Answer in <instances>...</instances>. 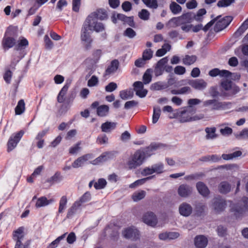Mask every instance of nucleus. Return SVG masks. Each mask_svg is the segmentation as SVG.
<instances>
[{"mask_svg":"<svg viewBox=\"0 0 248 248\" xmlns=\"http://www.w3.org/2000/svg\"><path fill=\"white\" fill-rule=\"evenodd\" d=\"M181 25L190 23L193 18V14L191 12L186 13L178 16Z\"/></svg>","mask_w":248,"mask_h":248,"instance_id":"obj_22","label":"nucleus"},{"mask_svg":"<svg viewBox=\"0 0 248 248\" xmlns=\"http://www.w3.org/2000/svg\"><path fill=\"white\" fill-rule=\"evenodd\" d=\"M192 192V188L187 185L183 184L179 186L178 189V193L182 197L189 196Z\"/></svg>","mask_w":248,"mask_h":248,"instance_id":"obj_15","label":"nucleus"},{"mask_svg":"<svg viewBox=\"0 0 248 248\" xmlns=\"http://www.w3.org/2000/svg\"><path fill=\"white\" fill-rule=\"evenodd\" d=\"M179 211L183 216L188 217L192 213V207L189 204L183 202L180 205Z\"/></svg>","mask_w":248,"mask_h":248,"instance_id":"obj_16","label":"nucleus"},{"mask_svg":"<svg viewBox=\"0 0 248 248\" xmlns=\"http://www.w3.org/2000/svg\"><path fill=\"white\" fill-rule=\"evenodd\" d=\"M117 88V84L115 82H111L105 87V90L107 92H112L115 90Z\"/></svg>","mask_w":248,"mask_h":248,"instance_id":"obj_59","label":"nucleus"},{"mask_svg":"<svg viewBox=\"0 0 248 248\" xmlns=\"http://www.w3.org/2000/svg\"><path fill=\"white\" fill-rule=\"evenodd\" d=\"M119 65V62L117 60H113L106 70V74L109 75L115 72L118 69Z\"/></svg>","mask_w":248,"mask_h":248,"instance_id":"obj_27","label":"nucleus"},{"mask_svg":"<svg viewBox=\"0 0 248 248\" xmlns=\"http://www.w3.org/2000/svg\"><path fill=\"white\" fill-rule=\"evenodd\" d=\"M25 103L23 99L20 100L15 108V113L16 115H20L25 111Z\"/></svg>","mask_w":248,"mask_h":248,"instance_id":"obj_37","label":"nucleus"},{"mask_svg":"<svg viewBox=\"0 0 248 248\" xmlns=\"http://www.w3.org/2000/svg\"><path fill=\"white\" fill-rule=\"evenodd\" d=\"M93 158L92 154H86L75 160L72 164V167L74 168H78L82 166L85 162L90 159Z\"/></svg>","mask_w":248,"mask_h":248,"instance_id":"obj_12","label":"nucleus"},{"mask_svg":"<svg viewBox=\"0 0 248 248\" xmlns=\"http://www.w3.org/2000/svg\"><path fill=\"white\" fill-rule=\"evenodd\" d=\"M226 206L225 201L220 197H216L212 201V208L216 213L223 211Z\"/></svg>","mask_w":248,"mask_h":248,"instance_id":"obj_7","label":"nucleus"},{"mask_svg":"<svg viewBox=\"0 0 248 248\" xmlns=\"http://www.w3.org/2000/svg\"><path fill=\"white\" fill-rule=\"evenodd\" d=\"M242 154L241 151H237L230 154H223L222 157L224 160H230L241 156Z\"/></svg>","mask_w":248,"mask_h":248,"instance_id":"obj_39","label":"nucleus"},{"mask_svg":"<svg viewBox=\"0 0 248 248\" xmlns=\"http://www.w3.org/2000/svg\"><path fill=\"white\" fill-rule=\"evenodd\" d=\"M170 9L173 15H177L182 11L181 6L175 1H171L170 4Z\"/></svg>","mask_w":248,"mask_h":248,"instance_id":"obj_34","label":"nucleus"},{"mask_svg":"<svg viewBox=\"0 0 248 248\" xmlns=\"http://www.w3.org/2000/svg\"><path fill=\"white\" fill-rule=\"evenodd\" d=\"M124 35L129 38H133L136 35V32L131 28H128L124 32Z\"/></svg>","mask_w":248,"mask_h":248,"instance_id":"obj_51","label":"nucleus"},{"mask_svg":"<svg viewBox=\"0 0 248 248\" xmlns=\"http://www.w3.org/2000/svg\"><path fill=\"white\" fill-rule=\"evenodd\" d=\"M218 188L221 193L226 194L231 191V186L228 182L223 181L219 184Z\"/></svg>","mask_w":248,"mask_h":248,"instance_id":"obj_26","label":"nucleus"},{"mask_svg":"<svg viewBox=\"0 0 248 248\" xmlns=\"http://www.w3.org/2000/svg\"><path fill=\"white\" fill-rule=\"evenodd\" d=\"M248 28V18H247L240 27L237 31V33L241 34Z\"/></svg>","mask_w":248,"mask_h":248,"instance_id":"obj_60","label":"nucleus"},{"mask_svg":"<svg viewBox=\"0 0 248 248\" xmlns=\"http://www.w3.org/2000/svg\"><path fill=\"white\" fill-rule=\"evenodd\" d=\"M153 51L151 49L145 50L142 54V58L144 60H149L153 56Z\"/></svg>","mask_w":248,"mask_h":248,"instance_id":"obj_56","label":"nucleus"},{"mask_svg":"<svg viewBox=\"0 0 248 248\" xmlns=\"http://www.w3.org/2000/svg\"><path fill=\"white\" fill-rule=\"evenodd\" d=\"M142 220L145 223L152 227H155L157 223V217L152 212L146 213L142 217Z\"/></svg>","mask_w":248,"mask_h":248,"instance_id":"obj_9","label":"nucleus"},{"mask_svg":"<svg viewBox=\"0 0 248 248\" xmlns=\"http://www.w3.org/2000/svg\"><path fill=\"white\" fill-rule=\"evenodd\" d=\"M107 182L104 179H99L97 182L94 184V187L96 189H101L105 187Z\"/></svg>","mask_w":248,"mask_h":248,"instance_id":"obj_50","label":"nucleus"},{"mask_svg":"<svg viewBox=\"0 0 248 248\" xmlns=\"http://www.w3.org/2000/svg\"><path fill=\"white\" fill-rule=\"evenodd\" d=\"M84 23L90 24V30L91 31L93 29L96 32H99L105 30L104 24L100 22H97L95 19L89 16Z\"/></svg>","mask_w":248,"mask_h":248,"instance_id":"obj_4","label":"nucleus"},{"mask_svg":"<svg viewBox=\"0 0 248 248\" xmlns=\"http://www.w3.org/2000/svg\"><path fill=\"white\" fill-rule=\"evenodd\" d=\"M234 2V0H220L217 3V6L219 7H226L230 6Z\"/></svg>","mask_w":248,"mask_h":248,"instance_id":"obj_49","label":"nucleus"},{"mask_svg":"<svg viewBox=\"0 0 248 248\" xmlns=\"http://www.w3.org/2000/svg\"><path fill=\"white\" fill-rule=\"evenodd\" d=\"M133 96V92L131 90H123L120 92V97L123 100H126Z\"/></svg>","mask_w":248,"mask_h":248,"instance_id":"obj_42","label":"nucleus"},{"mask_svg":"<svg viewBox=\"0 0 248 248\" xmlns=\"http://www.w3.org/2000/svg\"><path fill=\"white\" fill-rule=\"evenodd\" d=\"M81 206L79 202L76 201L72 205V206L69 209L67 214V217H71L77 211V210Z\"/></svg>","mask_w":248,"mask_h":248,"instance_id":"obj_32","label":"nucleus"},{"mask_svg":"<svg viewBox=\"0 0 248 248\" xmlns=\"http://www.w3.org/2000/svg\"><path fill=\"white\" fill-rule=\"evenodd\" d=\"M152 70L151 69H148L144 73L143 76V81L144 84H149L152 80Z\"/></svg>","mask_w":248,"mask_h":248,"instance_id":"obj_40","label":"nucleus"},{"mask_svg":"<svg viewBox=\"0 0 248 248\" xmlns=\"http://www.w3.org/2000/svg\"><path fill=\"white\" fill-rule=\"evenodd\" d=\"M232 20V17L227 16L220 19L217 20L214 27V30L216 32L221 31L226 28Z\"/></svg>","mask_w":248,"mask_h":248,"instance_id":"obj_5","label":"nucleus"},{"mask_svg":"<svg viewBox=\"0 0 248 248\" xmlns=\"http://www.w3.org/2000/svg\"><path fill=\"white\" fill-rule=\"evenodd\" d=\"M236 137L238 139H248V128H245L242 130L239 134L236 135Z\"/></svg>","mask_w":248,"mask_h":248,"instance_id":"obj_55","label":"nucleus"},{"mask_svg":"<svg viewBox=\"0 0 248 248\" xmlns=\"http://www.w3.org/2000/svg\"><path fill=\"white\" fill-rule=\"evenodd\" d=\"M188 84L196 90H202L207 86V83L202 79L190 80Z\"/></svg>","mask_w":248,"mask_h":248,"instance_id":"obj_11","label":"nucleus"},{"mask_svg":"<svg viewBox=\"0 0 248 248\" xmlns=\"http://www.w3.org/2000/svg\"><path fill=\"white\" fill-rule=\"evenodd\" d=\"M63 179L61 173L59 171L56 172L52 176L48 178L46 182L51 184H53L54 183H60Z\"/></svg>","mask_w":248,"mask_h":248,"instance_id":"obj_28","label":"nucleus"},{"mask_svg":"<svg viewBox=\"0 0 248 248\" xmlns=\"http://www.w3.org/2000/svg\"><path fill=\"white\" fill-rule=\"evenodd\" d=\"M48 0H35V2L33 5L29 9L28 15H33L40 6L44 4Z\"/></svg>","mask_w":248,"mask_h":248,"instance_id":"obj_20","label":"nucleus"},{"mask_svg":"<svg viewBox=\"0 0 248 248\" xmlns=\"http://www.w3.org/2000/svg\"><path fill=\"white\" fill-rule=\"evenodd\" d=\"M154 173H161L163 172L164 166L162 163H158L152 166Z\"/></svg>","mask_w":248,"mask_h":248,"instance_id":"obj_47","label":"nucleus"},{"mask_svg":"<svg viewBox=\"0 0 248 248\" xmlns=\"http://www.w3.org/2000/svg\"><path fill=\"white\" fill-rule=\"evenodd\" d=\"M196 188L199 193L203 197H207L210 193V191L206 185L202 182L196 184Z\"/></svg>","mask_w":248,"mask_h":248,"instance_id":"obj_19","label":"nucleus"},{"mask_svg":"<svg viewBox=\"0 0 248 248\" xmlns=\"http://www.w3.org/2000/svg\"><path fill=\"white\" fill-rule=\"evenodd\" d=\"M69 86L65 85L60 91L58 96L57 100L59 103H62L65 100V95L68 91Z\"/></svg>","mask_w":248,"mask_h":248,"instance_id":"obj_33","label":"nucleus"},{"mask_svg":"<svg viewBox=\"0 0 248 248\" xmlns=\"http://www.w3.org/2000/svg\"><path fill=\"white\" fill-rule=\"evenodd\" d=\"M145 159V153L141 150H138L128 158L126 167L129 170L136 169L143 163Z\"/></svg>","mask_w":248,"mask_h":248,"instance_id":"obj_1","label":"nucleus"},{"mask_svg":"<svg viewBox=\"0 0 248 248\" xmlns=\"http://www.w3.org/2000/svg\"><path fill=\"white\" fill-rule=\"evenodd\" d=\"M232 73L226 70H220L218 68H214L209 72V75L211 77H215L219 76L220 77L228 78L231 75Z\"/></svg>","mask_w":248,"mask_h":248,"instance_id":"obj_14","label":"nucleus"},{"mask_svg":"<svg viewBox=\"0 0 248 248\" xmlns=\"http://www.w3.org/2000/svg\"><path fill=\"white\" fill-rule=\"evenodd\" d=\"M168 23L172 28H175L181 25L179 17L172 18L169 21Z\"/></svg>","mask_w":248,"mask_h":248,"instance_id":"obj_53","label":"nucleus"},{"mask_svg":"<svg viewBox=\"0 0 248 248\" xmlns=\"http://www.w3.org/2000/svg\"><path fill=\"white\" fill-rule=\"evenodd\" d=\"M122 234L124 238L132 240H136L140 237L139 231L134 227H129L125 229Z\"/></svg>","mask_w":248,"mask_h":248,"instance_id":"obj_6","label":"nucleus"},{"mask_svg":"<svg viewBox=\"0 0 248 248\" xmlns=\"http://www.w3.org/2000/svg\"><path fill=\"white\" fill-rule=\"evenodd\" d=\"M23 134L24 131L21 130L17 133L13 134L10 137L7 143L8 152L12 151L16 146Z\"/></svg>","mask_w":248,"mask_h":248,"instance_id":"obj_3","label":"nucleus"},{"mask_svg":"<svg viewBox=\"0 0 248 248\" xmlns=\"http://www.w3.org/2000/svg\"><path fill=\"white\" fill-rule=\"evenodd\" d=\"M204 118V115L202 113L193 115L192 117H189L188 119L184 120L183 121H195L200 120Z\"/></svg>","mask_w":248,"mask_h":248,"instance_id":"obj_58","label":"nucleus"},{"mask_svg":"<svg viewBox=\"0 0 248 248\" xmlns=\"http://www.w3.org/2000/svg\"><path fill=\"white\" fill-rule=\"evenodd\" d=\"M195 245L198 248H204L207 245V238L203 235L197 236L194 240Z\"/></svg>","mask_w":248,"mask_h":248,"instance_id":"obj_17","label":"nucleus"},{"mask_svg":"<svg viewBox=\"0 0 248 248\" xmlns=\"http://www.w3.org/2000/svg\"><path fill=\"white\" fill-rule=\"evenodd\" d=\"M134 90L136 92V94L140 98L144 97L147 93V90L143 88V84L141 81H136L133 84Z\"/></svg>","mask_w":248,"mask_h":248,"instance_id":"obj_10","label":"nucleus"},{"mask_svg":"<svg viewBox=\"0 0 248 248\" xmlns=\"http://www.w3.org/2000/svg\"><path fill=\"white\" fill-rule=\"evenodd\" d=\"M243 202L244 206L242 208L237 209L236 208H232L233 212H235V215L237 216V213L241 214L243 211L248 210V198L244 197L243 198Z\"/></svg>","mask_w":248,"mask_h":248,"instance_id":"obj_30","label":"nucleus"},{"mask_svg":"<svg viewBox=\"0 0 248 248\" xmlns=\"http://www.w3.org/2000/svg\"><path fill=\"white\" fill-rule=\"evenodd\" d=\"M12 76V73L10 70H7L5 71L3 75V78L7 83L9 84L10 83Z\"/></svg>","mask_w":248,"mask_h":248,"instance_id":"obj_62","label":"nucleus"},{"mask_svg":"<svg viewBox=\"0 0 248 248\" xmlns=\"http://www.w3.org/2000/svg\"><path fill=\"white\" fill-rule=\"evenodd\" d=\"M116 123L114 122H107L102 124L101 128L103 132L106 133L110 132L115 128Z\"/></svg>","mask_w":248,"mask_h":248,"instance_id":"obj_24","label":"nucleus"},{"mask_svg":"<svg viewBox=\"0 0 248 248\" xmlns=\"http://www.w3.org/2000/svg\"><path fill=\"white\" fill-rule=\"evenodd\" d=\"M113 154L111 152H105L96 158L93 161V164H96L98 163L107 161L112 156Z\"/></svg>","mask_w":248,"mask_h":248,"instance_id":"obj_25","label":"nucleus"},{"mask_svg":"<svg viewBox=\"0 0 248 248\" xmlns=\"http://www.w3.org/2000/svg\"><path fill=\"white\" fill-rule=\"evenodd\" d=\"M91 194L89 192H87L85 193L79 199V200L77 202H79L80 205H81L82 204L89 201L91 200Z\"/></svg>","mask_w":248,"mask_h":248,"instance_id":"obj_48","label":"nucleus"},{"mask_svg":"<svg viewBox=\"0 0 248 248\" xmlns=\"http://www.w3.org/2000/svg\"><path fill=\"white\" fill-rule=\"evenodd\" d=\"M99 83L98 78L96 76H93L88 81L87 85L89 87L97 86Z\"/></svg>","mask_w":248,"mask_h":248,"instance_id":"obj_46","label":"nucleus"},{"mask_svg":"<svg viewBox=\"0 0 248 248\" xmlns=\"http://www.w3.org/2000/svg\"><path fill=\"white\" fill-rule=\"evenodd\" d=\"M90 24L84 23L82 26L80 40L82 45L86 50L90 49L92 47L93 39L91 37L90 30Z\"/></svg>","mask_w":248,"mask_h":248,"instance_id":"obj_2","label":"nucleus"},{"mask_svg":"<svg viewBox=\"0 0 248 248\" xmlns=\"http://www.w3.org/2000/svg\"><path fill=\"white\" fill-rule=\"evenodd\" d=\"M54 202L53 199L47 200L45 197H42L37 199L35 206L37 208L46 206Z\"/></svg>","mask_w":248,"mask_h":248,"instance_id":"obj_23","label":"nucleus"},{"mask_svg":"<svg viewBox=\"0 0 248 248\" xmlns=\"http://www.w3.org/2000/svg\"><path fill=\"white\" fill-rule=\"evenodd\" d=\"M159 147V145L157 144H151L149 146L147 147L144 150H142L145 153V158L150 156L153 152L157 150Z\"/></svg>","mask_w":248,"mask_h":248,"instance_id":"obj_31","label":"nucleus"},{"mask_svg":"<svg viewBox=\"0 0 248 248\" xmlns=\"http://www.w3.org/2000/svg\"><path fill=\"white\" fill-rule=\"evenodd\" d=\"M146 195V192L144 190H140L134 192L132 196V199L134 202H138L143 199Z\"/></svg>","mask_w":248,"mask_h":248,"instance_id":"obj_36","label":"nucleus"},{"mask_svg":"<svg viewBox=\"0 0 248 248\" xmlns=\"http://www.w3.org/2000/svg\"><path fill=\"white\" fill-rule=\"evenodd\" d=\"M206 133L205 138L206 140H213L217 138V135L216 134V128L213 127H206L205 129Z\"/></svg>","mask_w":248,"mask_h":248,"instance_id":"obj_29","label":"nucleus"},{"mask_svg":"<svg viewBox=\"0 0 248 248\" xmlns=\"http://www.w3.org/2000/svg\"><path fill=\"white\" fill-rule=\"evenodd\" d=\"M153 176H149L146 178H142L141 179L138 180L136 181L133 183L130 184L129 185V187L131 188H135L136 186L142 185L144 184L147 181L151 179Z\"/></svg>","mask_w":248,"mask_h":248,"instance_id":"obj_41","label":"nucleus"},{"mask_svg":"<svg viewBox=\"0 0 248 248\" xmlns=\"http://www.w3.org/2000/svg\"><path fill=\"white\" fill-rule=\"evenodd\" d=\"M108 141V138L105 135L98 136L96 140V142L100 144H106Z\"/></svg>","mask_w":248,"mask_h":248,"instance_id":"obj_64","label":"nucleus"},{"mask_svg":"<svg viewBox=\"0 0 248 248\" xmlns=\"http://www.w3.org/2000/svg\"><path fill=\"white\" fill-rule=\"evenodd\" d=\"M161 114V109L159 107H154L153 109V114L152 117V122L155 124L158 121Z\"/></svg>","mask_w":248,"mask_h":248,"instance_id":"obj_38","label":"nucleus"},{"mask_svg":"<svg viewBox=\"0 0 248 248\" xmlns=\"http://www.w3.org/2000/svg\"><path fill=\"white\" fill-rule=\"evenodd\" d=\"M109 110V107L107 105H103L99 106L97 108V115L101 117L105 116L108 113Z\"/></svg>","mask_w":248,"mask_h":248,"instance_id":"obj_35","label":"nucleus"},{"mask_svg":"<svg viewBox=\"0 0 248 248\" xmlns=\"http://www.w3.org/2000/svg\"><path fill=\"white\" fill-rule=\"evenodd\" d=\"M197 59L196 56L194 55H186L183 59V62L185 65H189L194 63Z\"/></svg>","mask_w":248,"mask_h":248,"instance_id":"obj_43","label":"nucleus"},{"mask_svg":"<svg viewBox=\"0 0 248 248\" xmlns=\"http://www.w3.org/2000/svg\"><path fill=\"white\" fill-rule=\"evenodd\" d=\"M232 84L231 81L225 80L221 82V86L223 90L229 92Z\"/></svg>","mask_w":248,"mask_h":248,"instance_id":"obj_57","label":"nucleus"},{"mask_svg":"<svg viewBox=\"0 0 248 248\" xmlns=\"http://www.w3.org/2000/svg\"><path fill=\"white\" fill-rule=\"evenodd\" d=\"M196 112V109L193 107H187L185 110L181 113L180 121L181 123H186L188 121H183L184 120L188 119L189 117H192V115Z\"/></svg>","mask_w":248,"mask_h":248,"instance_id":"obj_13","label":"nucleus"},{"mask_svg":"<svg viewBox=\"0 0 248 248\" xmlns=\"http://www.w3.org/2000/svg\"><path fill=\"white\" fill-rule=\"evenodd\" d=\"M97 18L103 20L107 18V14L105 10L103 9L99 10L96 13Z\"/></svg>","mask_w":248,"mask_h":248,"instance_id":"obj_54","label":"nucleus"},{"mask_svg":"<svg viewBox=\"0 0 248 248\" xmlns=\"http://www.w3.org/2000/svg\"><path fill=\"white\" fill-rule=\"evenodd\" d=\"M239 91L240 89L239 87L234 84H232L230 90L228 92V94L230 95H234L239 93Z\"/></svg>","mask_w":248,"mask_h":248,"instance_id":"obj_63","label":"nucleus"},{"mask_svg":"<svg viewBox=\"0 0 248 248\" xmlns=\"http://www.w3.org/2000/svg\"><path fill=\"white\" fill-rule=\"evenodd\" d=\"M67 199L65 196H63L61 198L59 203V207L58 212L60 213H62L66 208Z\"/></svg>","mask_w":248,"mask_h":248,"instance_id":"obj_44","label":"nucleus"},{"mask_svg":"<svg viewBox=\"0 0 248 248\" xmlns=\"http://www.w3.org/2000/svg\"><path fill=\"white\" fill-rule=\"evenodd\" d=\"M9 29L5 32L4 36L2 41V45L5 50L13 47L16 43V40L13 37L10 36Z\"/></svg>","mask_w":248,"mask_h":248,"instance_id":"obj_8","label":"nucleus"},{"mask_svg":"<svg viewBox=\"0 0 248 248\" xmlns=\"http://www.w3.org/2000/svg\"><path fill=\"white\" fill-rule=\"evenodd\" d=\"M80 4H81V0H73V1H72V9H73V10L76 12H78Z\"/></svg>","mask_w":248,"mask_h":248,"instance_id":"obj_61","label":"nucleus"},{"mask_svg":"<svg viewBox=\"0 0 248 248\" xmlns=\"http://www.w3.org/2000/svg\"><path fill=\"white\" fill-rule=\"evenodd\" d=\"M143 3L148 7L156 9L158 7L157 0H141Z\"/></svg>","mask_w":248,"mask_h":248,"instance_id":"obj_45","label":"nucleus"},{"mask_svg":"<svg viewBox=\"0 0 248 248\" xmlns=\"http://www.w3.org/2000/svg\"><path fill=\"white\" fill-rule=\"evenodd\" d=\"M150 13L146 9H142L139 13V16L140 18L144 20H147L149 19Z\"/></svg>","mask_w":248,"mask_h":248,"instance_id":"obj_52","label":"nucleus"},{"mask_svg":"<svg viewBox=\"0 0 248 248\" xmlns=\"http://www.w3.org/2000/svg\"><path fill=\"white\" fill-rule=\"evenodd\" d=\"M24 228L23 227L18 228L13 232V239L14 241H23L24 238Z\"/></svg>","mask_w":248,"mask_h":248,"instance_id":"obj_21","label":"nucleus"},{"mask_svg":"<svg viewBox=\"0 0 248 248\" xmlns=\"http://www.w3.org/2000/svg\"><path fill=\"white\" fill-rule=\"evenodd\" d=\"M215 102L213 104L211 109L212 110H224L229 107L231 105V103L225 102H219L217 100L215 99Z\"/></svg>","mask_w":248,"mask_h":248,"instance_id":"obj_18","label":"nucleus"}]
</instances>
